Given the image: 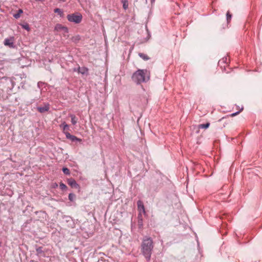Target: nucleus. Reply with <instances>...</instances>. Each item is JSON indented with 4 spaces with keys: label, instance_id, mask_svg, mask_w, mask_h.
<instances>
[{
    "label": "nucleus",
    "instance_id": "bb28decb",
    "mask_svg": "<svg viewBox=\"0 0 262 262\" xmlns=\"http://www.w3.org/2000/svg\"><path fill=\"white\" fill-rule=\"evenodd\" d=\"M155 2V0H151V2L152 3Z\"/></svg>",
    "mask_w": 262,
    "mask_h": 262
},
{
    "label": "nucleus",
    "instance_id": "6ab92c4d",
    "mask_svg": "<svg viewBox=\"0 0 262 262\" xmlns=\"http://www.w3.org/2000/svg\"><path fill=\"white\" fill-rule=\"evenodd\" d=\"M61 126H62L63 130H68L69 129V125L67 124L65 122L61 124Z\"/></svg>",
    "mask_w": 262,
    "mask_h": 262
},
{
    "label": "nucleus",
    "instance_id": "b1692460",
    "mask_svg": "<svg viewBox=\"0 0 262 262\" xmlns=\"http://www.w3.org/2000/svg\"><path fill=\"white\" fill-rule=\"evenodd\" d=\"M242 110H243V108L241 109V110L240 111H238V112H237L236 113H232L231 116H236V115H237Z\"/></svg>",
    "mask_w": 262,
    "mask_h": 262
},
{
    "label": "nucleus",
    "instance_id": "1a4fd4ad",
    "mask_svg": "<svg viewBox=\"0 0 262 262\" xmlns=\"http://www.w3.org/2000/svg\"><path fill=\"white\" fill-rule=\"evenodd\" d=\"M137 204H138V208L140 212L143 211V212L145 213L144 207L143 204L142 202V201H138Z\"/></svg>",
    "mask_w": 262,
    "mask_h": 262
},
{
    "label": "nucleus",
    "instance_id": "9b49d317",
    "mask_svg": "<svg viewBox=\"0 0 262 262\" xmlns=\"http://www.w3.org/2000/svg\"><path fill=\"white\" fill-rule=\"evenodd\" d=\"M66 137H67V138L70 139L72 141L79 140L76 137L71 135L69 132H66Z\"/></svg>",
    "mask_w": 262,
    "mask_h": 262
},
{
    "label": "nucleus",
    "instance_id": "20e7f679",
    "mask_svg": "<svg viewBox=\"0 0 262 262\" xmlns=\"http://www.w3.org/2000/svg\"><path fill=\"white\" fill-rule=\"evenodd\" d=\"M54 30L57 32H61L62 31V33L64 36H67V37H68V35H67V34L68 33L69 30H68V28L66 26H64L61 24H58L56 25V26H55Z\"/></svg>",
    "mask_w": 262,
    "mask_h": 262
},
{
    "label": "nucleus",
    "instance_id": "4468645a",
    "mask_svg": "<svg viewBox=\"0 0 262 262\" xmlns=\"http://www.w3.org/2000/svg\"><path fill=\"white\" fill-rule=\"evenodd\" d=\"M70 117L71 118V122L73 125L76 124L78 119L77 117L74 115H70Z\"/></svg>",
    "mask_w": 262,
    "mask_h": 262
},
{
    "label": "nucleus",
    "instance_id": "f3484780",
    "mask_svg": "<svg viewBox=\"0 0 262 262\" xmlns=\"http://www.w3.org/2000/svg\"><path fill=\"white\" fill-rule=\"evenodd\" d=\"M226 17H227V22H229L231 19L232 15L230 13L229 11L227 12L226 14Z\"/></svg>",
    "mask_w": 262,
    "mask_h": 262
},
{
    "label": "nucleus",
    "instance_id": "f03ea898",
    "mask_svg": "<svg viewBox=\"0 0 262 262\" xmlns=\"http://www.w3.org/2000/svg\"><path fill=\"white\" fill-rule=\"evenodd\" d=\"M132 79L137 84L146 82L150 79V72L147 70H138L134 73Z\"/></svg>",
    "mask_w": 262,
    "mask_h": 262
},
{
    "label": "nucleus",
    "instance_id": "393cba45",
    "mask_svg": "<svg viewBox=\"0 0 262 262\" xmlns=\"http://www.w3.org/2000/svg\"><path fill=\"white\" fill-rule=\"evenodd\" d=\"M35 1H37V2H43L45 1V0H35Z\"/></svg>",
    "mask_w": 262,
    "mask_h": 262
},
{
    "label": "nucleus",
    "instance_id": "9d476101",
    "mask_svg": "<svg viewBox=\"0 0 262 262\" xmlns=\"http://www.w3.org/2000/svg\"><path fill=\"white\" fill-rule=\"evenodd\" d=\"M88 71V69L85 67H78V72L82 74H84L87 73Z\"/></svg>",
    "mask_w": 262,
    "mask_h": 262
},
{
    "label": "nucleus",
    "instance_id": "5701e85b",
    "mask_svg": "<svg viewBox=\"0 0 262 262\" xmlns=\"http://www.w3.org/2000/svg\"><path fill=\"white\" fill-rule=\"evenodd\" d=\"M22 27H23L24 29H26V30H27V31H29V30H30L29 26V25H28V24L23 25H22Z\"/></svg>",
    "mask_w": 262,
    "mask_h": 262
},
{
    "label": "nucleus",
    "instance_id": "aec40b11",
    "mask_svg": "<svg viewBox=\"0 0 262 262\" xmlns=\"http://www.w3.org/2000/svg\"><path fill=\"white\" fill-rule=\"evenodd\" d=\"M75 197V195L73 193H70L69 194V199L71 201H73Z\"/></svg>",
    "mask_w": 262,
    "mask_h": 262
},
{
    "label": "nucleus",
    "instance_id": "a211bd4d",
    "mask_svg": "<svg viewBox=\"0 0 262 262\" xmlns=\"http://www.w3.org/2000/svg\"><path fill=\"white\" fill-rule=\"evenodd\" d=\"M62 171L66 174L69 175L70 173L69 169L66 167L62 168Z\"/></svg>",
    "mask_w": 262,
    "mask_h": 262
},
{
    "label": "nucleus",
    "instance_id": "423d86ee",
    "mask_svg": "<svg viewBox=\"0 0 262 262\" xmlns=\"http://www.w3.org/2000/svg\"><path fill=\"white\" fill-rule=\"evenodd\" d=\"M210 125L209 123H206L205 124H200L198 125H195L193 126V129L194 130H200V129H207Z\"/></svg>",
    "mask_w": 262,
    "mask_h": 262
},
{
    "label": "nucleus",
    "instance_id": "ddd939ff",
    "mask_svg": "<svg viewBox=\"0 0 262 262\" xmlns=\"http://www.w3.org/2000/svg\"><path fill=\"white\" fill-rule=\"evenodd\" d=\"M23 13V11L22 9H19L16 13H15L13 14V17L16 18L18 19L20 17V14Z\"/></svg>",
    "mask_w": 262,
    "mask_h": 262
},
{
    "label": "nucleus",
    "instance_id": "f8f14e48",
    "mask_svg": "<svg viewBox=\"0 0 262 262\" xmlns=\"http://www.w3.org/2000/svg\"><path fill=\"white\" fill-rule=\"evenodd\" d=\"M121 2L123 5V8L126 10L128 7V0H121Z\"/></svg>",
    "mask_w": 262,
    "mask_h": 262
},
{
    "label": "nucleus",
    "instance_id": "4be33fe9",
    "mask_svg": "<svg viewBox=\"0 0 262 262\" xmlns=\"http://www.w3.org/2000/svg\"><path fill=\"white\" fill-rule=\"evenodd\" d=\"M36 252L37 254H41L42 253H43V251L42 250L41 247H38L36 249Z\"/></svg>",
    "mask_w": 262,
    "mask_h": 262
},
{
    "label": "nucleus",
    "instance_id": "0eeeda50",
    "mask_svg": "<svg viewBox=\"0 0 262 262\" xmlns=\"http://www.w3.org/2000/svg\"><path fill=\"white\" fill-rule=\"evenodd\" d=\"M67 181L68 184L72 187L80 189L79 185L77 183L74 179L72 178L69 179Z\"/></svg>",
    "mask_w": 262,
    "mask_h": 262
},
{
    "label": "nucleus",
    "instance_id": "f257e3e1",
    "mask_svg": "<svg viewBox=\"0 0 262 262\" xmlns=\"http://www.w3.org/2000/svg\"><path fill=\"white\" fill-rule=\"evenodd\" d=\"M141 247L142 253L145 258L149 260L154 248V242L151 238L147 236L144 237Z\"/></svg>",
    "mask_w": 262,
    "mask_h": 262
},
{
    "label": "nucleus",
    "instance_id": "2eb2a0df",
    "mask_svg": "<svg viewBox=\"0 0 262 262\" xmlns=\"http://www.w3.org/2000/svg\"><path fill=\"white\" fill-rule=\"evenodd\" d=\"M139 56L144 60H147L149 59L148 56L144 53H139Z\"/></svg>",
    "mask_w": 262,
    "mask_h": 262
},
{
    "label": "nucleus",
    "instance_id": "dca6fc26",
    "mask_svg": "<svg viewBox=\"0 0 262 262\" xmlns=\"http://www.w3.org/2000/svg\"><path fill=\"white\" fill-rule=\"evenodd\" d=\"M54 11L55 13H58L61 17H63V12L59 8H56V9H55Z\"/></svg>",
    "mask_w": 262,
    "mask_h": 262
},
{
    "label": "nucleus",
    "instance_id": "6e6552de",
    "mask_svg": "<svg viewBox=\"0 0 262 262\" xmlns=\"http://www.w3.org/2000/svg\"><path fill=\"white\" fill-rule=\"evenodd\" d=\"M50 108V105L46 104L44 106H39L37 107V110L41 113H43L46 112H48Z\"/></svg>",
    "mask_w": 262,
    "mask_h": 262
},
{
    "label": "nucleus",
    "instance_id": "7ed1b4c3",
    "mask_svg": "<svg viewBox=\"0 0 262 262\" xmlns=\"http://www.w3.org/2000/svg\"><path fill=\"white\" fill-rule=\"evenodd\" d=\"M67 19L70 22L75 24H79L82 21V16L79 13H75L68 14L67 15Z\"/></svg>",
    "mask_w": 262,
    "mask_h": 262
},
{
    "label": "nucleus",
    "instance_id": "a878e982",
    "mask_svg": "<svg viewBox=\"0 0 262 262\" xmlns=\"http://www.w3.org/2000/svg\"><path fill=\"white\" fill-rule=\"evenodd\" d=\"M73 71H75V72H76V71H77V72H78V69L74 68V69H73Z\"/></svg>",
    "mask_w": 262,
    "mask_h": 262
},
{
    "label": "nucleus",
    "instance_id": "39448f33",
    "mask_svg": "<svg viewBox=\"0 0 262 262\" xmlns=\"http://www.w3.org/2000/svg\"><path fill=\"white\" fill-rule=\"evenodd\" d=\"M14 37H11L10 38H6L4 40V44L6 46H8L10 48H13L14 47Z\"/></svg>",
    "mask_w": 262,
    "mask_h": 262
},
{
    "label": "nucleus",
    "instance_id": "412c9836",
    "mask_svg": "<svg viewBox=\"0 0 262 262\" xmlns=\"http://www.w3.org/2000/svg\"><path fill=\"white\" fill-rule=\"evenodd\" d=\"M59 186L60 189L62 190H66L67 189V186L62 183H60Z\"/></svg>",
    "mask_w": 262,
    "mask_h": 262
}]
</instances>
